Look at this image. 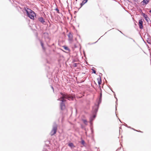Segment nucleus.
<instances>
[{"mask_svg": "<svg viewBox=\"0 0 151 151\" xmlns=\"http://www.w3.org/2000/svg\"><path fill=\"white\" fill-rule=\"evenodd\" d=\"M68 40L70 42H71L73 40V36L72 35L70 32L68 35Z\"/></svg>", "mask_w": 151, "mask_h": 151, "instance_id": "nucleus-7", "label": "nucleus"}, {"mask_svg": "<svg viewBox=\"0 0 151 151\" xmlns=\"http://www.w3.org/2000/svg\"><path fill=\"white\" fill-rule=\"evenodd\" d=\"M43 34L45 35V36H48V33L47 32H44V33Z\"/></svg>", "mask_w": 151, "mask_h": 151, "instance_id": "nucleus-21", "label": "nucleus"}, {"mask_svg": "<svg viewBox=\"0 0 151 151\" xmlns=\"http://www.w3.org/2000/svg\"><path fill=\"white\" fill-rule=\"evenodd\" d=\"M24 9L26 12L27 16L28 17L32 19H34L35 13L33 11L27 7H24Z\"/></svg>", "mask_w": 151, "mask_h": 151, "instance_id": "nucleus-3", "label": "nucleus"}, {"mask_svg": "<svg viewBox=\"0 0 151 151\" xmlns=\"http://www.w3.org/2000/svg\"><path fill=\"white\" fill-rule=\"evenodd\" d=\"M68 145L70 147H72L74 146L73 144L72 143H69L68 144Z\"/></svg>", "mask_w": 151, "mask_h": 151, "instance_id": "nucleus-15", "label": "nucleus"}, {"mask_svg": "<svg viewBox=\"0 0 151 151\" xmlns=\"http://www.w3.org/2000/svg\"><path fill=\"white\" fill-rule=\"evenodd\" d=\"M74 66L75 67L77 66V64L76 63H75L74 65Z\"/></svg>", "mask_w": 151, "mask_h": 151, "instance_id": "nucleus-22", "label": "nucleus"}, {"mask_svg": "<svg viewBox=\"0 0 151 151\" xmlns=\"http://www.w3.org/2000/svg\"><path fill=\"white\" fill-rule=\"evenodd\" d=\"M51 88H52V89L53 90V91L54 92V88H53V87L52 86H51Z\"/></svg>", "mask_w": 151, "mask_h": 151, "instance_id": "nucleus-23", "label": "nucleus"}, {"mask_svg": "<svg viewBox=\"0 0 151 151\" xmlns=\"http://www.w3.org/2000/svg\"><path fill=\"white\" fill-rule=\"evenodd\" d=\"M54 45V44H53L52 45Z\"/></svg>", "mask_w": 151, "mask_h": 151, "instance_id": "nucleus-30", "label": "nucleus"}, {"mask_svg": "<svg viewBox=\"0 0 151 151\" xmlns=\"http://www.w3.org/2000/svg\"><path fill=\"white\" fill-rule=\"evenodd\" d=\"M60 94L62 95L60 97L61 100H60V99H58V100L61 101L60 104V107L62 110H64L65 108V105L64 102L66 101L65 99H67L69 100H73L74 99V97L70 94H68L67 93H60Z\"/></svg>", "mask_w": 151, "mask_h": 151, "instance_id": "nucleus-1", "label": "nucleus"}, {"mask_svg": "<svg viewBox=\"0 0 151 151\" xmlns=\"http://www.w3.org/2000/svg\"><path fill=\"white\" fill-rule=\"evenodd\" d=\"M63 47L64 49L65 50H68V51L69 50V49L67 47L65 46H63Z\"/></svg>", "mask_w": 151, "mask_h": 151, "instance_id": "nucleus-14", "label": "nucleus"}, {"mask_svg": "<svg viewBox=\"0 0 151 151\" xmlns=\"http://www.w3.org/2000/svg\"><path fill=\"white\" fill-rule=\"evenodd\" d=\"M149 12L151 13V9L150 11Z\"/></svg>", "mask_w": 151, "mask_h": 151, "instance_id": "nucleus-27", "label": "nucleus"}, {"mask_svg": "<svg viewBox=\"0 0 151 151\" xmlns=\"http://www.w3.org/2000/svg\"><path fill=\"white\" fill-rule=\"evenodd\" d=\"M81 143L83 145L85 146V142L83 140H82L81 141Z\"/></svg>", "mask_w": 151, "mask_h": 151, "instance_id": "nucleus-16", "label": "nucleus"}, {"mask_svg": "<svg viewBox=\"0 0 151 151\" xmlns=\"http://www.w3.org/2000/svg\"><path fill=\"white\" fill-rule=\"evenodd\" d=\"M91 70L93 71V73L94 74H95L96 73V71L94 69H92Z\"/></svg>", "mask_w": 151, "mask_h": 151, "instance_id": "nucleus-19", "label": "nucleus"}, {"mask_svg": "<svg viewBox=\"0 0 151 151\" xmlns=\"http://www.w3.org/2000/svg\"><path fill=\"white\" fill-rule=\"evenodd\" d=\"M125 126H126V127H128V126L126 124H125Z\"/></svg>", "mask_w": 151, "mask_h": 151, "instance_id": "nucleus-24", "label": "nucleus"}, {"mask_svg": "<svg viewBox=\"0 0 151 151\" xmlns=\"http://www.w3.org/2000/svg\"><path fill=\"white\" fill-rule=\"evenodd\" d=\"M40 43L41 44V45L42 46V49H43V50H45V47L44 46L43 43L42 42V41L41 40H40Z\"/></svg>", "mask_w": 151, "mask_h": 151, "instance_id": "nucleus-12", "label": "nucleus"}, {"mask_svg": "<svg viewBox=\"0 0 151 151\" xmlns=\"http://www.w3.org/2000/svg\"><path fill=\"white\" fill-rule=\"evenodd\" d=\"M38 20L43 24H45L46 23L45 19L42 17H40L38 18Z\"/></svg>", "mask_w": 151, "mask_h": 151, "instance_id": "nucleus-9", "label": "nucleus"}, {"mask_svg": "<svg viewBox=\"0 0 151 151\" xmlns=\"http://www.w3.org/2000/svg\"><path fill=\"white\" fill-rule=\"evenodd\" d=\"M92 112L93 114V115L91 116L90 118V123L91 125H92V121L94 119L96 116V114L97 113L96 112V113H93L92 112Z\"/></svg>", "mask_w": 151, "mask_h": 151, "instance_id": "nucleus-5", "label": "nucleus"}, {"mask_svg": "<svg viewBox=\"0 0 151 151\" xmlns=\"http://www.w3.org/2000/svg\"><path fill=\"white\" fill-rule=\"evenodd\" d=\"M131 129H133V130H135V131H137L136 130L134 129H133V128H132Z\"/></svg>", "mask_w": 151, "mask_h": 151, "instance_id": "nucleus-25", "label": "nucleus"}, {"mask_svg": "<svg viewBox=\"0 0 151 151\" xmlns=\"http://www.w3.org/2000/svg\"><path fill=\"white\" fill-rule=\"evenodd\" d=\"M92 132L93 133V130H92Z\"/></svg>", "mask_w": 151, "mask_h": 151, "instance_id": "nucleus-29", "label": "nucleus"}, {"mask_svg": "<svg viewBox=\"0 0 151 151\" xmlns=\"http://www.w3.org/2000/svg\"><path fill=\"white\" fill-rule=\"evenodd\" d=\"M127 127L129 128H131V127H129V126H128Z\"/></svg>", "mask_w": 151, "mask_h": 151, "instance_id": "nucleus-26", "label": "nucleus"}, {"mask_svg": "<svg viewBox=\"0 0 151 151\" xmlns=\"http://www.w3.org/2000/svg\"><path fill=\"white\" fill-rule=\"evenodd\" d=\"M47 37V38H49V37H48V36Z\"/></svg>", "mask_w": 151, "mask_h": 151, "instance_id": "nucleus-28", "label": "nucleus"}, {"mask_svg": "<svg viewBox=\"0 0 151 151\" xmlns=\"http://www.w3.org/2000/svg\"><path fill=\"white\" fill-rule=\"evenodd\" d=\"M141 11L142 12V10H141Z\"/></svg>", "mask_w": 151, "mask_h": 151, "instance_id": "nucleus-31", "label": "nucleus"}, {"mask_svg": "<svg viewBox=\"0 0 151 151\" xmlns=\"http://www.w3.org/2000/svg\"><path fill=\"white\" fill-rule=\"evenodd\" d=\"M115 96V98L116 99V110L117 109H116V105H117V98Z\"/></svg>", "mask_w": 151, "mask_h": 151, "instance_id": "nucleus-18", "label": "nucleus"}, {"mask_svg": "<svg viewBox=\"0 0 151 151\" xmlns=\"http://www.w3.org/2000/svg\"><path fill=\"white\" fill-rule=\"evenodd\" d=\"M98 81V83L99 85H100L101 83V79L100 76H99V77L97 78Z\"/></svg>", "mask_w": 151, "mask_h": 151, "instance_id": "nucleus-10", "label": "nucleus"}, {"mask_svg": "<svg viewBox=\"0 0 151 151\" xmlns=\"http://www.w3.org/2000/svg\"><path fill=\"white\" fill-rule=\"evenodd\" d=\"M83 122L84 123V124H87V121L86 120L83 119Z\"/></svg>", "mask_w": 151, "mask_h": 151, "instance_id": "nucleus-17", "label": "nucleus"}, {"mask_svg": "<svg viewBox=\"0 0 151 151\" xmlns=\"http://www.w3.org/2000/svg\"><path fill=\"white\" fill-rule=\"evenodd\" d=\"M143 20L142 19H141L139 20V28L141 29H142L143 28Z\"/></svg>", "mask_w": 151, "mask_h": 151, "instance_id": "nucleus-6", "label": "nucleus"}, {"mask_svg": "<svg viewBox=\"0 0 151 151\" xmlns=\"http://www.w3.org/2000/svg\"><path fill=\"white\" fill-rule=\"evenodd\" d=\"M139 132H141V131H139Z\"/></svg>", "mask_w": 151, "mask_h": 151, "instance_id": "nucleus-32", "label": "nucleus"}, {"mask_svg": "<svg viewBox=\"0 0 151 151\" xmlns=\"http://www.w3.org/2000/svg\"><path fill=\"white\" fill-rule=\"evenodd\" d=\"M102 93H101L100 97L99 99L97 104H95L92 107V112L93 113H96L97 112L99 108V105L101 102Z\"/></svg>", "mask_w": 151, "mask_h": 151, "instance_id": "nucleus-2", "label": "nucleus"}, {"mask_svg": "<svg viewBox=\"0 0 151 151\" xmlns=\"http://www.w3.org/2000/svg\"><path fill=\"white\" fill-rule=\"evenodd\" d=\"M142 15L144 17L145 20L147 22H148L150 20V18L148 17L145 14L142 12Z\"/></svg>", "mask_w": 151, "mask_h": 151, "instance_id": "nucleus-8", "label": "nucleus"}, {"mask_svg": "<svg viewBox=\"0 0 151 151\" xmlns=\"http://www.w3.org/2000/svg\"><path fill=\"white\" fill-rule=\"evenodd\" d=\"M88 0H83L82 3L81 4V6H82L85 4H86L88 1Z\"/></svg>", "mask_w": 151, "mask_h": 151, "instance_id": "nucleus-11", "label": "nucleus"}, {"mask_svg": "<svg viewBox=\"0 0 151 151\" xmlns=\"http://www.w3.org/2000/svg\"><path fill=\"white\" fill-rule=\"evenodd\" d=\"M100 74H101V75H102V74L101 73H100Z\"/></svg>", "mask_w": 151, "mask_h": 151, "instance_id": "nucleus-34", "label": "nucleus"}, {"mask_svg": "<svg viewBox=\"0 0 151 151\" xmlns=\"http://www.w3.org/2000/svg\"><path fill=\"white\" fill-rule=\"evenodd\" d=\"M149 0H143L142 1L143 4V5H146L149 2Z\"/></svg>", "mask_w": 151, "mask_h": 151, "instance_id": "nucleus-13", "label": "nucleus"}, {"mask_svg": "<svg viewBox=\"0 0 151 151\" xmlns=\"http://www.w3.org/2000/svg\"><path fill=\"white\" fill-rule=\"evenodd\" d=\"M55 10L57 11V13H59V10L58 8H56L55 9Z\"/></svg>", "mask_w": 151, "mask_h": 151, "instance_id": "nucleus-20", "label": "nucleus"}, {"mask_svg": "<svg viewBox=\"0 0 151 151\" xmlns=\"http://www.w3.org/2000/svg\"><path fill=\"white\" fill-rule=\"evenodd\" d=\"M57 129V125L56 123H54L52 126V128L50 132V135L53 136L54 135L56 132Z\"/></svg>", "mask_w": 151, "mask_h": 151, "instance_id": "nucleus-4", "label": "nucleus"}, {"mask_svg": "<svg viewBox=\"0 0 151 151\" xmlns=\"http://www.w3.org/2000/svg\"><path fill=\"white\" fill-rule=\"evenodd\" d=\"M120 32L122 33V32H121L120 31Z\"/></svg>", "mask_w": 151, "mask_h": 151, "instance_id": "nucleus-33", "label": "nucleus"}]
</instances>
